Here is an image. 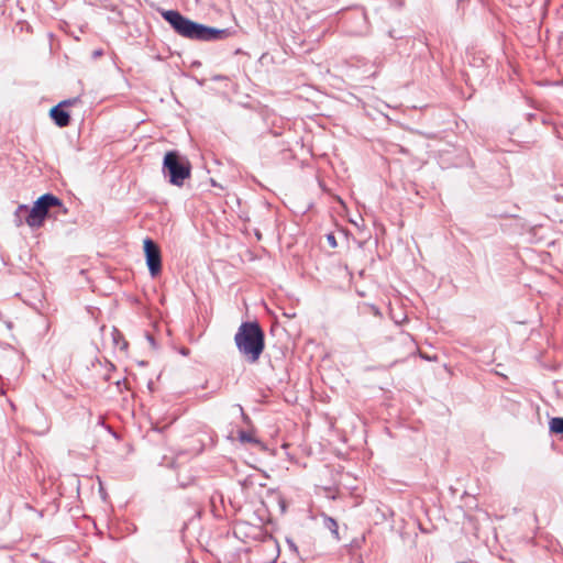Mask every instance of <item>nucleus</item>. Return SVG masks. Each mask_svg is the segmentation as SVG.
I'll list each match as a JSON object with an SVG mask.
<instances>
[{
	"label": "nucleus",
	"instance_id": "obj_1",
	"mask_svg": "<svg viewBox=\"0 0 563 563\" xmlns=\"http://www.w3.org/2000/svg\"><path fill=\"white\" fill-rule=\"evenodd\" d=\"M161 15L178 35L189 40L213 42L228 38L232 34L229 29H216L200 24L176 10H163Z\"/></svg>",
	"mask_w": 563,
	"mask_h": 563
},
{
	"label": "nucleus",
	"instance_id": "obj_2",
	"mask_svg": "<svg viewBox=\"0 0 563 563\" xmlns=\"http://www.w3.org/2000/svg\"><path fill=\"white\" fill-rule=\"evenodd\" d=\"M234 342L247 362L256 363L265 349V334L258 322L246 321L239 327Z\"/></svg>",
	"mask_w": 563,
	"mask_h": 563
},
{
	"label": "nucleus",
	"instance_id": "obj_3",
	"mask_svg": "<svg viewBox=\"0 0 563 563\" xmlns=\"http://www.w3.org/2000/svg\"><path fill=\"white\" fill-rule=\"evenodd\" d=\"M163 174L174 186H183L191 175L189 159L178 151H168L163 159Z\"/></svg>",
	"mask_w": 563,
	"mask_h": 563
},
{
	"label": "nucleus",
	"instance_id": "obj_4",
	"mask_svg": "<svg viewBox=\"0 0 563 563\" xmlns=\"http://www.w3.org/2000/svg\"><path fill=\"white\" fill-rule=\"evenodd\" d=\"M67 209L64 207L63 201L52 194H45L37 198L36 202V223L37 228L43 224L46 218H57L59 214H65Z\"/></svg>",
	"mask_w": 563,
	"mask_h": 563
},
{
	"label": "nucleus",
	"instance_id": "obj_5",
	"mask_svg": "<svg viewBox=\"0 0 563 563\" xmlns=\"http://www.w3.org/2000/svg\"><path fill=\"white\" fill-rule=\"evenodd\" d=\"M146 265L152 277L157 276L162 271V255L159 246L151 239L143 242Z\"/></svg>",
	"mask_w": 563,
	"mask_h": 563
},
{
	"label": "nucleus",
	"instance_id": "obj_6",
	"mask_svg": "<svg viewBox=\"0 0 563 563\" xmlns=\"http://www.w3.org/2000/svg\"><path fill=\"white\" fill-rule=\"evenodd\" d=\"M14 223L16 227L26 223L30 228H35V202L32 207L20 205L14 212Z\"/></svg>",
	"mask_w": 563,
	"mask_h": 563
},
{
	"label": "nucleus",
	"instance_id": "obj_7",
	"mask_svg": "<svg viewBox=\"0 0 563 563\" xmlns=\"http://www.w3.org/2000/svg\"><path fill=\"white\" fill-rule=\"evenodd\" d=\"M49 117L54 121V123L59 128H66L70 124V114L69 112L59 107L58 104L54 106L49 110Z\"/></svg>",
	"mask_w": 563,
	"mask_h": 563
},
{
	"label": "nucleus",
	"instance_id": "obj_8",
	"mask_svg": "<svg viewBox=\"0 0 563 563\" xmlns=\"http://www.w3.org/2000/svg\"><path fill=\"white\" fill-rule=\"evenodd\" d=\"M239 440L242 442V443H251L255 446H260V448H263V443L261 440H258L257 438H255L251 432H246V431H239Z\"/></svg>",
	"mask_w": 563,
	"mask_h": 563
},
{
	"label": "nucleus",
	"instance_id": "obj_9",
	"mask_svg": "<svg viewBox=\"0 0 563 563\" xmlns=\"http://www.w3.org/2000/svg\"><path fill=\"white\" fill-rule=\"evenodd\" d=\"M549 429L551 433L563 434V417H554L550 419Z\"/></svg>",
	"mask_w": 563,
	"mask_h": 563
},
{
	"label": "nucleus",
	"instance_id": "obj_10",
	"mask_svg": "<svg viewBox=\"0 0 563 563\" xmlns=\"http://www.w3.org/2000/svg\"><path fill=\"white\" fill-rule=\"evenodd\" d=\"M323 525L327 529H329L333 536L339 539V526H338V522L329 517V516H324L323 517Z\"/></svg>",
	"mask_w": 563,
	"mask_h": 563
},
{
	"label": "nucleus",
	"instance_id": "obj_11",
	"mask_svg": "<svg viewBox=\"0 0 563 563\" xmlns=\"http://www.w3.org/2000/svg\"><path fill=\"white\" fill-rule=\"evenodd\" d=\"M51 429V421L46 416H43L41 419L37 417V434H44L48 432Z\"/></svg>",
	"mask_w": 563,
	"mask_h": 563
},
{
	"label": "nucleus",
	"instance_id": "obj_12",
	"mask_svg": "<svg viewBox=\"0 0 563 563\" xmlns=\"http://www.w3.org/2000/svg\"><path fill=\"white\" fill-rule=\"evenodd\" d=\"M80 102V98L79 97H75V98H70V99H66V100H63L58 103L59 107L64 108V109H67L69 107H73L77 103Z\"/></svg>",
	"mask_w": 563,
	"mask_h": 563
},
{
	"label": "nucleus",
	"instance_id": "obj_13",
	"mask_svg": "<svg viewBox=\"0 0 563 563\" xmlns=\"http://www.w3.org/2000/svg\"><path fill=\"white\" fill-rule=\"evenodd\" d=\"M51 320L47 317H43L41 323L37 322V328L41 327L45 333H47L51 329Z\"/></svg>",
	"mask_w": 563,
	"mask_h": 563
},
{
	"label": "nucleus",
	"instance_id": "obj_14",
	"mask_svg": "<svg viewBox=\"0 0 563 563\" xmlns=\"http://www.w3.org/2000/svg\"><path fill=\"white\" fill-rule=\"evenodd\" d=\"M364 308H366L369 312H372L376 317L382 316L379 308L376 307L375 305L365 303Z\"/></svg>",
	"mask_w": 563,
	"mask_h": 563
},
{
	"label": "nucleus",
	"instance_id": "obj_15",
	"mask_svg": "<svg viewBox=\"0 0 563 563\" xmlns=\"http://www.w3.org/2000/svg\"><path fill=\"white\" fill-rule=\"evenodd\" d=\"M327 241L331 247L334 249L338 246V242L333 233L327 234Z\"/></svg>",
	"mask_w": 563,
	"mask_h": 563
},
{
	"label": "nucleus",
	"instance_id": "obj_16",
	"mask_svg": "<svg viewBox=\"0 0 563 563\" xmlns=\"http://www.w3.org/2000/svg\"><path fill=\"white\" fill-rule=\"evenodd\" d=\"M287 543H288L289 549H290L291 551H294L295 553H298V548H297V545L295 544V542H294V541H291V540L287 539Z\"/></svg>",
	"mask_w": 563,
	"mask_h": 563
},
{
	"label": "nucleus",
	"instance_id": "obj_17",
	"mask_svg": "<svg viewBox=\"0 0 563 563\" xmlns=\"http://www.w3.org/2000/svg\"><path fill=\"white\" fill-rule=\"evenodd\" d=\"M146 338H147V340H148L150 344H151L153 347H155L156 342H155L154 338H153L151 334H147V335H146Z\"/></svg>",
	"mask_w": 563,
	"mask_h": 563
},
{
	"label": "nucleus",
	"instance_id": "obj_18",
	"mask_svg": "<svg viewBox=\"0 0 563 563\" xmlns=\"http://www.w3.org/2000/svg\"><path fill=\"white\" fill-rule=\"evenodd\" d=\"M102 54H103L102 49H97V51H95V52L92 53V56H93V57H99V56H102Z\"/></svg>",
	"mask_w": 563,
	"mask_h": 563
}]
</instances>
